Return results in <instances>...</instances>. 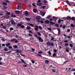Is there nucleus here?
I'll list each match as a JSON object with an SVG mask.
<instances>
[{"instance_id": "nucleus-15", "label": "nucleus", "mask_w": 75, "mask_h": 75, "mask_svg": "<svg viewBox=\"0 0 75 75\" xmlns=\"http://www.w3.org/2000/svg\"><path fill=\"white\" fill-rule=\"evenodd\" d=\"M21 61L22 62H23V63H24L25 64H27V63H25V61H24L23 59H21Z\"/></svg>"}, {"instance_id": "nucleus-7", "label": "nucleus", "mask_w": 75, "mask_h": 75, "mask_svg": "<svg viewBox=\"0 0 75 75\" xmlns=\"http://www.w3.org/2000/svg\"><path fill=\"white\" fill-rule=\"evenodd\" d=\"M36 18L37 20H40L41 19V17L40 16H38L36 17Z\"/></svg>"}, {"instance_id": "nucleus-45", "label": "nucleus", "mask_w": 75, "mask_h": 75, "mask_svg": "<svg viewBox=\"0 0 75 75\" xmlns=\"http://www.w3.org/2000/svg\"><path fill=\"white\" fill-rule=\"evenodd\" d=\"M24 25H22L21 26V28H24Z\"/></svg>"}, {"instance_id": "nucleus-61", "label": "nucleus", "mask_w": 75, "mask_h": 75, "mask_svg": "<svg viewBox=\"0 0 75 75\" xmlns=\"http://www.w3.org/2000/svg\"><path fill=\"white\" fill-rule=\"evenodd\" d=\"M67 62H68V61H66L65 62H64V64H66V63H67Z\"/></svg>"}, {"instance_id": "nucleus-21", "label": "nucleus", "mask_w": 75, "mask_h": 75, "mask_svg": "<svg viewBox=\"0 0 75 75\" xmlns=\"http://www.w3.org/2000/svg\"><path fill=\"white\" fill-rule=\"evenodd\" d=\"M16 39L14 38L13 39H12L11 40V41H12V42H14V40L16 41Z\"/></svg>"}, {"instance_id": "nucleus-36", "label": "nucleus", "mask_w": 75, "mask_h": 75, "mask_svg": "<svg viewBox=\"0 0 75 75\" xmlns=\"http://www.w3.org/2000/svg\"><path fill=\"white\" fill-rule=\"evenodd\" d=\"M50 23L51 24H52V25H54L55 24V23L52 22H50Z\"/></svg>"}, {"instance_id": "nucleus-56", "label": "nucleus", "mask_w": 75, "mask_h": 75, "mask_svg": "<svg viewBox=\"0 0 75 75\" xmlns=\"http://www.w3.org/2000/svg\"><path fill=\"white\" fill-rule=\"evenodd\" d=\"M35 28H38V27H38V26H37V25H36V26H35Z\"/></svg>"}, {"instance_id": "nucleus-37", "label": "nucleus", "mask_w": 75, "mask_h": 75, "mask_svg": "<svg viewBox=\"0 0 75 75\" xmlns=\"http://www.w3.org/2000/svg\"><path fill=\"white\" fill-rule=\"evenodd\" d=\"M37 55L38 56H39V57H42V55H41V54H38Z\"/></svg>"}, {"instance_id": "nucleus-1", "label": "nucleus", "mask_w": 75, "mask_h": 75, "mask_svg": "<svg viewBox=\"0 0 75 75\" xmlns=\"http://www.w3.org/2000/svg\"><path fill=\"white\" fill-rule=\"evenodd\" d=\"M25 15L26 16H28V15L30 14V12L27 11H25Z\"/></svg>"}, {"instance_id": "nucleus-62", "label": "nucleus", "mask_w": 75, "mask_h": 75, "mask_svg": "<svg viewBox=\"0 0 75 75\" xmlns=\"http://www.w3.org/2000/svg\"><path fill=\"white\" fill-rule=\"evenodd\" d=\"M54 52H57V50H54Z\"/></svg>"}, {"instance_id": "nucleus-32", "label": "nucleus", "mask_w": 75, "mask_h": 75, "mask_svg": "<svg viewBox=\"0 0 75 75\" xmlns=\"http://www.w3.org/2000/svg\"><path fill=\"white\" fill-rule=\"evenodd\" d=\"M7 26L6 25H5L3 26V28L4 29L7 28Z\"/></svg>"}, {"instance_id": "nucleus-38", "label": "nucleus", "mask_w": 75, "mask_h": 75, "mask_svg": "<svg viewBox=\"0 0 75 75\" xmlns=\"http://www.w3.org/2000/svg\"><path fill=\"white\" fill-rule=\"evenodd\" d=\"M52 65H51V66H50V67H52L53 68H54V64H53V63H52Z\"/></svg>"}, {"instance_id": "nucleus-34", "label": "nucleus", "mask_w": 75, "mask_h": 75, "mask_svg": "<svg viewBox=\"0 0 75 75\" xmlns=\"http://www.w3.org/2000/svg\"><path fill=\"white\" fill-rule=\"evenodd\" d=\"M51 16L49 15L47 16V18H51Z\"/></svg>"}, {"instance_id": "nucleus-60", "label": "nucleus", "mask_w": 75, "mask_h": 75, "mask_svg": "<svg viewBox=\"0 0 75 75\" xmlns=\"http://www.w3.org/2000/svg\"><path fill=\"white\" fill-rule=\"evenodd\" d=\"M9 49H12V47L11 46H9Z\"/></svg>"}, {"instance_id": "nucleus-46", "label": "nucleus", "mask_w": 75, "mask_h": 75, "mask_svg": "<svg viewBox=\"0 0 75 75\" xmlns=\"http://www.w3.org/2000/svg\"><path fill=\"white\" fill-rule=\"evenodd\" d=\"M5 1H6V3H9V1L8 0H5Z\"/></svg>"}, {"instance_id": "nucleus-27", "label": "nucleus", "mask_w": 75, "mask_h": 75, "mask_svg": "<svg viewBox=\"0 0 75 75\" xmlns=\"http://www.w3.org/2000/svg\"><path fill=\"white\" fill-rule=\"evenodd\" d=\"M48 29L50 31H52V29H51V28H48Z\"/></svg>"}, {"instance_id": "nucleus-12", "label": "nucleus", "mask_w": 75, "mask_h": 75, "mask_svg": "<svg viewBox=\"0 0 75 75\" xmlns=\"http://www.w3.org/2000/svg\"><path fill=\"white\" fill-rule=\"evenodd\" d=\"M25 19L27 21H30L31 20V19L28 18H25Z\"/></svg>"}, {"instance_id": "nucleus-44", "label": "nucleus", "mask_w": 75, "mask_h": 75, "mask_svg": "<svg viewBox=\"0 0 75 75\" xmlns=\"http://www.w3.org/2000/svg\"><path fill=\"white\" fill-rule=\"evenodd\" d=\"M45 7H46L45 6H43L42 7V8H43V9H44V8H45Z\"/></svg>"}, {"instance_id": "nucleus-52", "label": "nucleus", "mask_w": 75, "mask_h": 75, "mask_svg": "<svg viewBox=\"0 0 75 75\" xmlns=\"http://www.w3.org/2000/svg\"><path fill=\"white\" fill-rule=\"evenodd\" d=\"M52 72H55V70L54 69H53Z\"/></svg>"}, {"instance_id": "nucleus-33", "label": "nucleus", "mask_w": 75, "mask_h": 75, "mask_svg": "<svg viewBox=\"0 0 75 75\" xmlns=\"http://www.w3.org/2000/svg\"><path fill=\"white\" fill-rule=\"evenodd\" d=\"M37 34H38V35L39 36H41V33H40L38 32Z\"/></svg>"}, {"instance_id": "nucleus-50", "label": "nucleus", "mask_w": 75, "mask_h": 75, "mask_svg": "<svg viewBox=\"0 0 75 75\" xmlns=\"http://www.w3.org/2000/svg\"><path fill=\"white\" fill-rule=\"evenodd\" d=\"M11 14V13L10 12H7V14L8 15H10V14Z\"/></svg>"}, {"instance_id": "nucleus-4", "label": "nucleus", "mask_w": 75, "mask_h": 75, "mask_svg": "<svg viewBox=\"0 0 75 75\" xmlns=\"http://www.w3.org/2000/svg\"><path fill=\"white\" fill-rule=\"evenodd\" d=\"M45 24H48L50 23V21L47 20H46L45 21Z\"/></svg>"}, {"instance_id": "nucleus-8", "label": "nucleus", "mask_w": 75, "mask_h": 75, "mask_svg": "<svg viewBox=\"0 0 75 75\" xmlns=\"http://www.w3.org/2000/svg\"><path fill=\"white\" fill-rule=\"evenodd\" d=\"M66 2L67 4H68L69 5V6H72V4H69V1H68V0H67L66 1Z\"/></svg>"}, {"instance_id": "nucleus-41", "label": "nucleus", "mask_w": 75, "mask_h": 75, "mask_svg": "<svg viewBox=\"0 0 75 75\" xmlns=\"http://www.w3.org/2000/svg\"><path fill=\"white\" fill-rule=\"evenodd\" d=\"M66 52H69V50H68L67 48H66Z\"/></svg>"}, {"instance_id": "nucleus-3", "label": "nucleus", "mask_w": 75, "mask_h": 75, "mask_svg": "<svg viewBox=\"0 0 75 75\" xmlns=\"http://www.w3.org/2000/svg\"><path fill=\"white\" fill-rule=\"evenodd\" d=\"M40 2L41 0H39L38 1V3H37V4L38 6H41V5H42V4L41 3H40Z\"/></svg>"}, {"instance_id": "nucleus-17", "label": "nucleus", "mask_w": 75, "mask_h": 75, "mask_svg": "<svg viewBox=\"0 0 75 75\" xmlns=\"http://www.w3.org/2000/svg\"><path fill=\"white\" fill-rule=\"evenodd\" d=\"M13 47L14 48H18V47L17 46V45L13 46Z\"/></svg>"}, {"instance_id": "nucleus-63", "label": "nucleus", "mask_w": 75, "mask_h": 75, "mask_svg": "<svg viewBox=\"0 0 75 75\" xmlns=\"http://www.w3.org/2000/svg\"><path fill=\"white\" fill-rule=\"evenodd\" d=\"M61 48H62V47H61V46H60L59 47V50H61Z\"/></svg>"}, {"instance_id": "nucleus-16", "label": "nucleus", "mask_w": 75, "mask_h": 75, "mask_svg": "<svg viewBox=\"0 0 75 75\" xmlns=\"http://www.w3.org/2000/svg\"><path fill=\"white\" fill-rule=\"evenodd\" d=\"M21 24L18 23L17 25V27H21Z\"/></svg>"}, {"instance_id": "nucleus-30", "label": "nucleus", "mask_w": 75, "mask_h": 75, "mask_svg": "<svg viewBox=\"0 0 75 75\" xmlns=\"http://www.w3.org/2000/svg\"><path fill=\"white\" fill-rule=\"evenodd\" d=\"M69 46L70 47H73V45H72V44H70Z\"/></svg>"}, {"instance_id": "nucleus-11", "label": "nucleus", "mask_w": 75, "mask_h": 75, "mask_svg": "<svg viewBox=\"0 0 75 75\" xmlns=\"http://www.w3.org/2000/svg\"><path fill=\"white\" fill-rule=\"evenodd\" d=\"M3 4L4 6H7V4L6 2H4L3 3Z\"/></svg>"}, {"instance_id": "nucleus-39", "label": "nucleus", "mask_w": 75, "mask_h": 75, "mask_svg": "<svg viewBox=\"0 0 75 75\" xmlns=\"http://www.w3.org/2000/svg\"><path fill=\"white\" fill-rule=\"evenodd\" d=\"M71 17H69V16H68L67 17V18L68 19V20H70V19H71Z\"/></svg>"}, {"instance_id": "nucleus-54", "label": "nucleus", "mask_w": 75, "mask_h": 75, "mask_svg": "<svg viewBox=\"0 0 75 75\" xmlns=\"http://www.w3.org/2000/svg\"><path fill=\"white\" fill-rule=\"evenodd\" d=\"M32 5L33 6H34V7H36V6H35V4H32Z\"/></svg>"}, {"instance_id": "nucleus-55", "label": "nucleus", "mask_w": 75, "mask_h": 75, "mask_svg": "<svg viewBox=\"0 0 75 75\" xmlns=\"http://www.w3.org/2000/svg\"><path fill=\"white\" fill-rule=\"evenodd\" d=\"M44 3H47V1L46 0H45Z\"/></svg>"}, {"instance_id": "nucleus-64", "label": "nucleus", "mask_w": 75, "mask_h": 75, "mask_svg": "<svg viewBox=\"0 0 75 75\" xmlns=\"http://www.w3.org/2000/svg\"><path fill=\"white\" fill-rule=\"evenodd\" d=\"M11 17H16V16H15L14 15H12L11 16Z\"/></svg>"}, {"instance_id": "nucleus-35", "label": "nucleus", "mask_w": 75, "mask_h": 75, "mask_svg": "<svg viewBox=\"0 0 75 75\" xmlns=\"http://www.w3.org/2000/svg\"><path fill=\"white\" fill-rule=\"evenodd\" d=\"M4 51H8V50L6 48H5L4 49Z\"/></svg>"}, {"instance_id": "nucleus-10", "label": "nucleus", "mask_w": 75, "mask_h": 75, "mask_svg": "<svg viewBox=\"0 0 75 75\" xmlns=\"http://www.w3.org/2000/svg\"><path fill=\"white\" fill-rule=\"evenodd\" d=\"M57 30L58 31V34L59 35V34H60V33H61V31L60 30V29L59 28H57Z\"/></svg>"}, {"instance_id": "nucleus-20", "label": "nucleus", "mask_w": 75, "mask_h": 75, "mask_svg": "<svg viewBox=\"0 0 75 75\" xmlns=\"http://www.w3.org/2000/svg\"><path fill=\"white\" fill-rule=\"evenodd\" d=\"M45 13L44 12H43L41 13V15H42V16L43 17H44V16L45 15Z\"/></svg>"}, {"instance_id": "nucleus-13", "label": "nucleus", "mask_w": 75, "mask_h": 75, "mask_svg": "<svg viewBox=\"0 0 75 75\" xmlns=\"http://www.w3.org/2000/svg\"><path fill=\"white\" fill-rule=\"evenodd\" d=\"M26 29H27V30H30L31 28H30V27L27 26V27L26 28Z\"/></svg>"}, {"instance_id": "nucleus-29", "label": "nucleus", "mask_w": 75, "mask_h": 75, "mask_svg": "<svg viewBox=\"0 0 75 75\" xmlns=\"http://www.w3.org/2000/svg\"><path fill=\"white\" fill-rule=\"evenodd\" d=\"M10 30H11V31L12 30H14V28H13L11 27L10 28Z\"/></svg>"}, {"instance_id": "nucleus-18", "label": "nucleus", "mask_w": 75, "mask_h": 75, "mask_svg": "<svg viewBox=\"0 0 75 75\" xmlns=\"http://www.w3.org/2000/svg\"><path fill=\"white\" fill-rule=\"evenodd\" d=\"M50 42H48L47 43V45L48 46H50Z\"/></svg>"}, {"instance_id": "nucleus-31", "label": "nucleus", "mask_w": 75, "mask_h": 75, "mask_svg": "<svg viewBox=\"0 0 75 75\" xmlns=\"http://www.w3.org/2000/svg\"><path fill=\"white\" fill-rule=\"evenodd\" d=\"M53 18L54 19V20H57V17L55 16H53Z\"/></svg>"}, {"instance_id": "nucleus-49", "label": "nucleus", "mask_w": 75, "mask_h": 75, "mask_svg": "<svg viewBox=\"0 0 75 75\" xmlns=\"http://www.w3.org/2000/svg\"><path fill=\"white\" fill-rule=\"evenodd\" d=\"M39 28L40 29V30L42 29V27H41V26H39Z\"/></svg>"}, {"instance_id": "nucleus-25", "label": "nucleus", "mask_w": 75, "mask_h": 75, "mask_svg": "<svg viewBox=\"0 0 75 75\" xmlns=\"http://www.w3.org/2000/svg\"><path fill=\"white\" fill-rule=\"evenodd\" d=\"M47 53H48L50 55H51V52H50V51H49Z\"/></svg>"}, {"instance_id": "nucleus-40", "label": "nucleus", "mask_w": 75, "mask_h": 75, "mask_svg": "<svg viewBox=\"0 0 75 75\" xmlns=\"http://www.w3.org/2000/svg\"><path fill=\"white\" fill-rule=\"evenodd\" d=\"M38 53H39V54H42V51H40L38 52Z\"/></svg>"}, {"instance_id": "nucleus-26", "label": "nucleus", "mask_w": 75, "mask_h": 75, "mask_svg": "<svg viewBox=\"0 0 75 75\" xmlns=\"http://www.w3.org/2000/svg\"><path fill=\"white\" fill-rule=\"evenodd\" d=\"M56 55H57V54H56V53H54L53 55V57H55V56H56Z\"/></svg>"}, {"instance_id": "nucleus-59", "label": "nucleus", "mask_w": 75, "mask_h": 75, "mask_svg": "<svg viewBox=\"0 0 75 75\" xmlns=\"http://www.w3.org/2000/svg\"><path fill=\"white\" fill-rule=\"evenodd\" d=\"M2 47H4V46H5V44H2Z\"/></svg>"}, {"instance_id": "nucleus-47", "label": "nucleus", "mask_w": 75, "mask_h": 75, "mask_svg": "<svg viewBox=\"0 0 75 75\" xmlns=\"http://www.w3.org/2000/svg\"><path fill=\"white\" fill-rule=\"evenodd\" d=\"M61 21V19H59L58 20V23H60Z\"/></svg>"}, {"instance_id": "nucleus-23", "label": "nucleus", "mask_w": 75, "mask_h": 75, "mask_svg": "<svg viewBox=\"0 0 75 75\" xmlns=\"http://www.w3.org/2000/svg\"><path fill=\"white\" fill-rule=\"evenodd\" d=\"M33 11L34 13H36V12H37V9H34L33 10Z\"/></svg>"}, {"instance_id": "nucleus-48", "label": "nucleus", "mask_w": 75, "mask_h": 75, "mask_svg": "<svg viewBox=\"0 0 75 75\" xmlns=\"http://www.w3.org/2000/svg\"><path fill=\"white\" fill-rule=\"evenodd\" d=\"M70 31H71V30H70V29H68L67 30V32H70Z\"/></svg>"}, {"instance_id": "nucleus-5", "label": "nucleus", "mask_w": 75, "mask_h": 75, "mask_svg": "<svg viewBox=\"0 0 75 75\" xmlns=\"http://www.w3.org/2000/svg\"><path fill=\"white\" fill-rule=\"evenodd\" d=\"M38 39L39 40V41H40V42H43V40L40 37H38Z\"/></svg>"}, {"instance_id": "nucleus-24", "label": "nucleus", "mask_w": 75, "mask_h": 75, "mask_svg": "<svg viewBox=\"0 0 75 75\" xmlns=\"http://www.w3.org/2000/svg\"><path fill=\"white\" fill-rule=\"evenodd\" d=\"M45 63H46V64H48V63L49 62H50V61H48L47 60H46L45 61Z\"/></svg>"}, {"instance_id": "nucleus-57", "label": "nucleus", "mask_w": 75, "mask_h": 75, "mask_svg": "<svg viewBox=\"0 0 75 75\" xmlns=\"http://www.w3.org/2000/svg\"><path fill=\"white\" fill-rule=\"evenodd\" d=\"M35 37H37L38 38V37H38V35H37L36 34H35Z\"/></svg>"}, {"instance_id": "nucleus-19", "label": "nucleus", "mask_w": 75, "mask_h": 75, "mask_svg": "<svg viewBox=\"0 0 75 75\" xmlns=\"http://www.w3.org/2000/svg\"><path fill=\"white\" fill-rule=\"evenodd\" d=\"M10 45V43H8L6 44V47H8V46H9V45Z\"/></svg>"}, {"instance_id": "nucleus-14", "label": "nucleus", "mask_w": 75, "mask_h": 75, "mask_svg": "<svg viewBox=\"0 0 75 75\" xmlns=\"http://www.w3.org/2000/svg\"><path fill=\"white\" fill-rule=\"evenodd\" d=\"M15 13L17 14H18L20 13V11H15Z\"/></svg>"}, {"instance_id": "nucleus-53", "label": "nucleus", "mask_w": 75, "mask_h": 75, "mask_svg": "<svg viewBox=\"0 0 75 75\" xmlns=\"http://www.w3.org/2000/svg\"><path fill=\"white\" fill-rule=\"evenodd\" d=\"M9 17H10L9 16H7L6 17V18H9Z\"/></svg>"}, {"instance_id": "nucleus-51", "label": "nucleus", "mask_w": 75, "mask_h": 75, "mask_svg": "<svg viewBox=\"0 0 75 75\" xmlns=\"http://www.w3.org/2000/svg\"><path fill=\"white\" fill-rule=\"evenodd\" d=\"M64 42H68V41L67 40H64Z\"/></svg>"}, {"instance_id": "nucleus-43", "label": "nucleus", "mask_w": 75, "mask_h": 75, "mask_svg": "<svg viewBox=\"0 0 75 75\" xmlns=\"http://www.w3.org/2000/svg\"><path fill=\"white\" fill-rule=\"evenodd\" d=\"M31 62L33 64H34L35 63V61L34 60H31Z\"/></svg>"}, {"instance_id": "nucleus-9", "label": "nucleus", "mask_w": 75, "mask_h": 75, "mask_svg": "<svg viewBox=\"0 0 75 75\" xmlns=\"http://www.w3.org/2000/svg\"><path fill=\"white\" fill-rule=\"evenodd\" d=\"M50 46H51V47H53V46H54V43H53V42H50Z\"/></svg>"}, {"instance_id": "nucleus-58", "label": "nucleus", "mask_w": 75, "mask_h": 75, "mask_svg": "<svg viewBox=\"0 0 75 75\" xmlns=\"http://www.w3.org/2000/svg\"><path fill=\"white\" fill-rule=\"evenodd\" d=\"M35 30H36V31H38V28H35Z\"/></svg>"}, {"instance_id": "nucleus-2", "label": "nucleus", "mask_w": 75, "mask_h": 75, "mask_svg": "<svg viewBox=\"0 0 75 75\" xmlns=\"http://www.w3.org/2000/svg\"><path fill=\"white\" fill-rule=\"evenodd\" d=\"M11 23L12 24H13V25H17V23H15V22H14V21L13 20H11Z\"/></svg>"}, {"instance_id": "nucleus-28", "label": "nucleus", "mask_w": 75, "mask_h": 75, "mask_svg": "<svg viewBox=\"0 0 75 75\" xmlns=\"http://www.w3.org/2000/svg\"><path fill=\"white\" fill-rule=\"evenodd\" d=\"M72 20H75V18L74 17H72L71 18Z\"/></svg>"}, {"instance_id": "nucleus-42", "label": "nucleus", "mask_w": 75, "mask_h": 75, "mask_svg": "<svg viewBox=\"0 0 75 75\" xmlns=\"http://www.w3.org/2000/svg\"><path fill=\"white\" fill-rule=\"evenodd\" d=\"M71 26L72 27H74V25L73 24H71Z\"/></svg>"}, {"instance_id": "nucleus-6", "label": "nucleus", "mask_w": 75, "mask_h": 75, "mask_svg": "<svg viewBox=\"0 0 75 75\" xmlns=\"http://www.w3.org/2000/svg\"><path fill=\"white\" fill-rule=\"evenodd\" d=\"M27 24L28 25H30V26L32 27H34V25L32 23H28Z\"/></svg>"}, {"instance_id": "nucleus-22", "label": "nucleus", "mask_w": 75, "mask_h": 75, "mask_svg": "<svg viewBox=\"0 0 75 75\" xmlns=\"http://www.w3.org/2000/svg\"><path fill=\"white\" fill-rule=\"evenodd\" d=\"M64 45L66 47H67V46L69 45V44H68V43H66Z\"/></svg>"}]
</instances>
